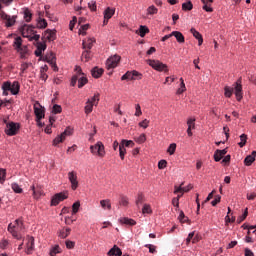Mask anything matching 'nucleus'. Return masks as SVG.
I'll return each instance as SVG.
<instances>
[{
  "label": "nucleus",
  "instance_id": "nucleus-1",
  "mask_svg": "<svg viewBox=\"0 0 256 256\" xmlns=\"http://www.w3.org/2000/svg\"><path fill=\"white\" fill-rule=\"evenodd\" d=\"M13 1L14 0H0V17L5 21L6 27H13L17 21V16H10L3 11V7H9Z\"/></svg>",
  "mask_w": 256,
  "mask_h": 256
},
{
  "label": "nucleus",
  "instance_id": "nucleus-2",
  "mask_svg": "<svg viewBox=\"0 0 256 256\" xmlns=\"http://www.w3.org/2000/svg\"><path fill=\"white\" fill-rule=\"evenodd\" d=\"M242 81L239 78L234 84L233 87L225 86L224 87V96L228 99H231L233 96V91H235L237 101H241L243 99V86L241 85Z\"/></svg>",
  "mask_w": 256,
  "mask_h": 256
},
{
  "label": "nucleus",
  "instance_id": "nucleus-3",
  "mask_svg": "<svg viewBox=\"0 0 256 256\" xmlns=\"http://www.w3.org/2000/svg\"><path fill=\"white\" fill-rule=\"evenodd\" d=\"M19 31L22 37H30V41H39V39H41V36L39 34H35V30L31 25L24 24L19 28Z\"/></svg>",
  "mask_w": 256,
  "mask_h": 256
},
{
  "label": "nucleus",
  "instance_id": "nucleus-4",
  "mask_svg": "<svg viewBox=\"0 0 256 256\" xmlns=\"http://www.w3.org/2000/svg\"><path fill=\"white\" fill-rule=\"evenodd\" d=\"M20 89L21 85L18 81H14L13 83L6 81L2 84L3 95L5 96L9 95L7 91H10L12 95H19Z\"/></svg>",
  "mask_w": 256,
  "mask_h": 256
},
{
  "label": "nucleus",
  "instance_id": "nucleus-5",
  "mask_svg": "<svg viewBox=\"0 0 256 256\" xmlns=\"http://www.w3.org/2000/svg\"><path fill=\"white\" fill-rule=\"evenodd\" d=\"M25 227L23 226V221L17 219L14 221V223H10L8 225V231L11 233V235L18 240H21L22 237L19 235L20 231H23Z\"/></svg>",
  "mask_w": 256,
  "mask_h": 256
},
{
  "label": "nucleus",
  "instance_id": "nucleus-6",
  "mask_svg": "<svg viewBox=\"0 0 256 256\" xmlns=\"http://www.w3.org/2000/svg\"><path fill=\"white\" fill-rule=\"evenodd\" d=\"M71 135H73V129L67 127L64 132L54 138L52 145L57 147L60 143H63L67 137H71Z\"/></svg>",
  "mask_w": 256,
  "mask_h": 256
},
{
  "label": "nucleus",
  "instance_id": "nucleus-7",
  "mask_svg": "<svg viewBox=\"0 0 256 256\" xmlns=\"http://www.w3.org/2000/svg\"><path fill=\"white\" fill-rule=\"evenodd\" d=\"M4 123L6 124L5 133L9 137H13L19 132V129H20L19 123H15V122L7 123V119H4Z\"/></svg>",
  "mask_w": 256,
  "mask_h": 256
},
{
  "label": "nucleus",
  "instance_id": "nucleus-8",
  "mask_svg": "<svg viewBox=\"0 0 256 256\" xmlns=\"http://www.w3.org/2000/svg\"><path fill=\"white\" fill-rule=\"evenodd\" d=\"M90 151L93 155H98V157H105V146L103 142H97L96 145L90 146Z\"/></svg>",
  "mask_w": 256,
  "mask_h": 256
},
{
  "label": "nucleus",
  "instance_id": "nucleus-9",
  "mask_svg": "<svg viewBox=\"0 0 256 256\" xmlns=\"http://www.w3.org/2000/svg\"><path fill=\"white\" fill-rule=\"evenodd\" d=\"M148 65H150L152 69H155V71H164L165 73L169 71V69L167 68V65L163 64V62L159 60H148Z\"/></svg>",
  "mask_w": 256,
  "mask_h": 256
},
{
  "label": "nucleus",
  "instance_id": "nucleus-10",
  "mask_svg": "<svg viewBox=\"0 0 256 256\" xmlns=\"http://www.w3.org/2000/svg\"><path fill=\"white\" fill-rule=\"evenodd\" d=\"M34 113L36 115V121L41 125V119L45 118V109L41 107V104L39 102H36L34 104Z\"/></svg>",
  "mask_w": 256,
  "mask_h": 256
},
{
  "label": "nucleus",
  "instance_id": "nucleus-11",
  "mask_svg": "<svg viewBox=\"0 0 256 256\" xmlns=\"http://www.w3.org/2000/svg\"><path fill=\"white\" fill-rule=\"evenodd\" d=\"M68 197L69 196L65 192L55 194L51 199V206L57 207V205L61 203V201H65V199H67Z\"/></svg>",
  "mask_w": 256,
  "mask_h": 256
},
{
  "label": "nucleus",
  "instance_id": "nucleus-12",
  "mask_svg": "<svg viewBox=\"0 0 256 256\" xmlns=\"http://www.w3.org/2000/svg\"><path fill=\"white\" fill-rule=\"evenodd\" d=\"M34 251H35V238H33V236H27L25 253L27 255H33Z\"/></svg>",
  "mask_w": 256,
  "mask_h": 256
},
{
  "label": "nucleus",
  "instance_id": "nucleus-13",
  "mask_svg": "<svg viewBox=\"0 0 256 256\" xmlns=\"http://www.w3.org/2000/svg\"><path fill=\"white\" fill-rule=\"evenodd\" d=\"M119 61H121V56L114 55L107 59L106 68L107 69H115L119 65Z\"/></svg>",
  "mask_w": 256,
  "mask_h": 256
},
{
  "label": "nucleus",
  "instance_id": "nucleus-14",
  "mask_svg": "<svg viewBox=\"0 0 256 256\" xmlns=\"http://www.w3.org/2000/svg\"><path fill=\"white\" fill-rule=\"evenodd\" d=\"M76 71L78 73V88L82 89V87H85L87 85L88 80L87 77H85L83 71L81 70V67L77 66Z\"/></svg>",
  "mask_w": 256,
  "mask_h": 256
},
{
  "label": "nucleus",
  "instance_id": "nucleus-15",
  "mask_svg": "<svg viewBox=\"0 0 256 256\" xmlns=\"http://www.w3.org/2000/svg\"><path fill=\"white\" fill-rule=\"evenodd\" d=\"M68 180L71 183L72 191H76L77 187H79V181L77 180V172H68Z\"/></svg>",
  "mask_w": 256,
  "mask_h": 256
},
{
  "label": "nucleus",
  "instance_id": "nucleus-16",
  "mask_svg": "<svg viewBox=\"0 0 256 256\" xmlns=\"http://www.w3.org/2000/svg\"><path fill=\"white\" fill-rule=\"evenodd\" d=\"M44 61H46L47 63H50L54 71H57V64L55 63V54L53 52H50L49 54H47L44 58Z\"/></svg>",
  "mask_w": 256,
  "mask_h": 256
},
{
  "label": "nucleus",
  "instance_id": "nucleus-17",
  "mask_svg": "<svg viewBox=\"0 0 256 256\" xmlns=\"http://www.w3.org/2000/svg\"><path fill=\"white\" fill-rule=\"evenodd\" d=\"M44 38L47 39V41H55L57 39V31L50 29L46 30Z\"/></svg>",
  "mask_w": 256,
  "mask_h": 256
},
{
  "label": "nucleus",
  "instance_id": "nucleus-18",
  "mask_svg": "<svg viewBox=\"0 0 256 256\" xmlns=\"http://www.w3.org/2000/svg\"><path fill=\"white\" fill-rule=\"evenodd\" d=\"M225 155H227V148L223 150H216L214 153V160L216 161V163H219V161H221V158L225 157Z\"/></svg>",
  "mask_w": 256,
  "mask_h": 256
},
{
  "label": "nucleus",
  "instance_id": "nucleus-19",
  "mask_svg": "<svg viewBox=\"0 0 256 256\" xmlns=\"http://www.w3.org/2000/svg\"><path fill=\"white\" fill-rule=\"evenodd\" d=\"M108 256H121L123 255V252L121 251V248H119L117 245H114L107 253Z\"/></svg>",
  "mask_w": 256,
  "mask_h": 256
},
{
  "label": "nucleus",
  "instance_id": "nucleus-20",
  "mask_svg": "<svg viewBox=\"0 0 256 256\" xmlns=\"http://www.w3.org/2000/svg\"><path fill=\"white\" fill-rule=\"evenodd\" d=\"M255 157H256V151H252V153L244 159V165H246L247 167H250V165H253L255 161Z\"/></svg>",
  "mask_w": 256,
  "mask_h": 256
},
{
  "label": "nucleus",
  "instance_id": "nucleus-21",
  "mask_svg": "<svg viewBox=\"0 0 256 256\" xmlns=\"http://www.w3.org/2000/svg\"><path fill=\"white\" fill-rule=\"evenodd\" d=\"M190 33H192L193 37L198 40L199 46L203 45V35H201L199 31H197L195 28H191Z\"/></svg>",
  "mask_w": 256,
  "mask_h": 256
},
{
  "label": "nucleus",
  "instance_id": "nucleus-22",
  "mask_svg": "<svg viewBox=\"0 0 256 256\" xmlns=\"http://www.w3.org/2000/svg\"><path fill=\"white\" fill-rule=\"evenodd\" d=\"M47 49V44L39 42L37 45V49L35 50L36 57H41L43 55V51Z\"/></svg>",
  "mask_w": 256,
  "mask_h": 256
},
{
  "label": "nucleus",
  "instance_id": "nucleus-23",
  "mask_svg": "<svg viewBox=\"0 0 256 256\" xmlns=\"http://www.w3.org/2000/svg\"><path fill=\"white\" fill-rule=\"evenodd\" d=\"M93 43H95L94 38H88L84 40L82 43L83 49H87L88 51H91V49H93Z\"/></svg>",
  "mask_w": 256,
  "mask_h": 256
},
{
  "label": "nucleus",
  "instance_id": "nucleus-24",
  "mask_svg": "<svg viewBox=\"0 0 256 256\" xmlns=\"http://www.w3.org/2000/svg\"><path fill=\"white\" fill-rule=\"evenodd\" d=\"M203 3L202 9L206 11L207 13H213V8L211 7V3H213V0H201Z\"/></svg>",
  "mask_w": 256,
  "mask_h": 256
},
{
  "label": "nucleus",
  "instance_id": "nucleus-25",
  "mask_svg": "<svg viewBox=\"0 0 256 256\" xmlns=\"http://www.w3.org/2000/svg\"><path fill=\"white\" fill-rule=\"evenodd\" d=\"M193 189V185H188L186 187H183V184L180 185V187H175L174 193H188V191H191Z\"/></svg>",
  "mask_w": 256,
  "mask_h": 256
},
{
  "label": "nucleus",
  "instance_id": "nucleus-26",
  "mask_svg": "<svg viewBox=\"0 0 256 256\" xmlns=\"http://www.w3.org/2000/svg\"><path fill=\"white\" fill-rule=\"evenodd\" d=\"M103 68H99V67H94L92 70H91V75L92 77H94L95 79H99V77H101V75H103Z\"/></svg>",
  "mask_w": 256,
  "mask_h": 256
},
{
  "label": "nucleus",
  "instance_id": "nucleus-27",
  "mask_svg": "<svg viewBox=\"0 0 256 256\" xmlns=\"http://www.w3.org/2000/svg\"><path fill=\"white\" fill-rule=\"evenodd\" d=\"M16 51L20 53L21 59H27V56L29 55V48H27V46H22L18 48Z\"/></svg>",
  "mask_w": 256,
  "mask_h": 256
},
{
  "label": "nucleus",
  "instance_id": "nucleus-28",
  "mask_svg": "<svg viewBox=\"0 0 256 256\" xmlns=\"http://www.w3.org/2000/svg\"><path fill=\"white\" fill-rule=\"evenodd\" d=\"M172 37H175L178 43H185V36H183V33L179 31H173L171 33Z\"/></svg>",
  "mask_w": 256,
  "mask_h": 256
},
{
  "label": "nucleus",
  "instance_id": "nucleus-29",
  "mask_svg": "<svg viewBox=\"0 0 256 256\" xmlns=\"http://www.w3.org/2000/svg\"><path fill=\"white\" fill-rule=\"evenodd\" d=\"M71 235V228H63L62 230L59 231L58 236L60 239H67Z\"/></svg>",
  "mask_w": 256,
  "mask_h": 256
},
{
  "label": "nucleus",
  "instance_id": "nucleus-30",
  "mask_svg": "<svg viewBox=\"0 0 256 256\" xmlns=\"http://www.w3.org/2000/svg\"><path fill=\"white\" fill-rule=\"evenodd\" d=\"M93 101H91V99H88L86 102V105L84 107V111L86 113V115H89L90 113H93Z\"/></svg>",
  "mask_w": 256,
  "mask_h": 256
},
{
  "label": "nucleus",
  "instance_id": "nucleus-31",
  "mask_svg": "<svg viewBox=\"0 0 256 256\" xmlns=\"http://www.w3.org/2000/svg\"><path fill=\"white\" fill-rule=\"evenodd\" d=\"M120 223H122V225H130L131 227L137 225V222L135 220L127 217L121 218Z\"/></svg>",
  "mask_w": 256,
  "mask_h": 256
},
{
  "label": "nucleus",
  "instance_id": "nucleus-32",
  "mask_svg": "<svg viewBox=\"0 0 256 256\" xmlns=\"http://www.w3.org/2000/svg\"><path fill=\"white\" fill-rule=\"evenodd\" d=\"M23 15L26 23H31V19H33V14L31 13V10H29V8L24 9Z\"/></svg>",
  "mask_w": 256,
  "mask_h": 256
},
{
  "label": "nucleus",
  "instance_id": "nucleus-33",
  "mask_svg": "<svg viewBox=\"0 0 256 256\" xmlns=\"http://www.w3.org/2000/svg\"><path fill=\"white\" fill-rule=\"evenodd\" d=\"M31 190L33 191L34 199H39L41 195H43V190L41 188H35V186H32Z\"/></svg>",
  "mask_w": 256,
  "mask_h": 256
},
{
  "label": "nucleus",
  "instance_id": "nucleus-34",
  "mask_svg": "<svg viewBox=\"0 0 256 256\" xmlns=\"http://www.w3.org/2000/svg\"><path fill=\"white\" fill-rule=\"evenodd\" d=\"M113 15H115V9L111 7L106 8V10L104 11V19H111Z\"/></svg>",
  "mask_w": 256,
  "mask_h": 256
},
{
  "label": "nucleus",
  "instance_id": "nucleus-35",
  "mask_svg": "<svg viewBox=\"0 0 256 256\" xmlns=\"http://www.w3.org/2000/svg\"><path fill=\"white\" fill-rule=\"evenodd\" d=\"M100 205L102 209H108V211H111V200L109 199L101 200Z\"/></svg>",
  "mask_w": 256,
  "mask_h": 256
},
{
  "label": "nucleus",
  "instance_id": "nucleus-36",
  "mask_svg": "<svg viewBox=\"0 0 256 256\" xmlns=\"http://www.w3.org/2000/svg\"><path fill=\"white\" fill-rule=\"evenodd\" d=\"M21 47H23V39H21V37L18 36L15 38L14 48L17 51L18 49H21Z\"/></svg>",
  "mask_w": 256,
  "mask_h": 256
},
{
  "label": "nucleus",
  "instance_id": "nucleus-37",
  "mask_svg": "<svg viewBox=\"0 0 256 256\" xmlns=\"http://www.w3.org/2000/svg\"><path fill=\"white\" fill-rule=\"evenodd\" d=\"M81 207V202L77 201L72 205V215H77L79 213V208Z\"/></svg>",
  "mask_w": 256,
  "mask_h": 256
},
{
  "label": "nucleus",
  "instance_id": "nucleus-38",
  "mask_svg": "<svg viewBox=\"0 0 256 256\" xmlns=\"http://www.w3.org/2000/svg\"><path fill=\"white\" fill-rule=\"evenodd\" d=\"M193 9V3L191 1L182 4L183 11H191Z\"/></svg>",
  "mask_w": 256,
  "mask_h": 256
},
{
  "label": "nucleus",
  "instance_id": "nucleus-39",
  "mask_svg": "<svg viewBox=\"0 0 256 256\" xmlns=\"http://www.w3.org/2000/svg\"><path fill=\"white\" fill-rule=\"evenodd\" d=\"M127 79H129L130 81H133L134 78H133V71H128L126 72L122 77H121V80L122 81H126Z\"/></svg>",
  "mask_w": 256,
  "mask_h": 256
},
{
  "label": "nucleus",
  "instance_id": "nucleus-40",
  "mask_svg": "<svg viewBox=\"0 0 256 256\" xmlns=\"http://www.w3.org/2000/svg\"><path fill=\"white\" fill-rule=\"evenodd\" d=\"M59 253H61V247H59V245H56L50 249V256H56Z\"/></svg>",
  "mask_w": 256,
  "mask_h": 256
},
{
  "label": "nucleus",
  "instance_id": "nucleus-41",
  "mask_svg": "<svg viewBox=\"0 0 256 256\" xmlns=\"http://www.w3.org/2000/svg\"><path fill=\"white\" fill-rule=\"evenodd\" d=\"M146 33H149V28L147 26L141 25L140 28H139L140 37H145Z\"/></svg>",
  "mask_w": 256,
  "mask_h": 256
},
{
  "label": "nucleus",
  "instance_id": "nucleus-42",
  "mask_svg": "<svg viewBox=\"0 0 256 256\" xmlns=\"http://www.w3.org/2000/svg\"><path fill=\"white\" fill-rule=\"evenodd\" d=\"M240 143L238 144L239 147L243 148L247 144V135L246 134H241L240 135Z\"/></svg>",
  "mask_w": 256,
  "mask_h": 256
},
{
  "label": "nucleus",
  "instance_id": "nucleus-43",
  "mask_svg": "<svg viewBox=\"0 0 256 256\" xmlns=\"http://www.w3.org/2000/svg\"><path fill=\"white\" fill-rule=\"evenodd\" d=\"M11 188L14 191V193H23V189L17 183H12Z\"/></svg>",
  "mask_w": 256,
  "mask_h": 256
},
{
  "label": "nucleus",
  "instance_id": "nucleus-44",
  "mask_svg": "<svg viewBox=\"0 0 256 256\" xmlns=\"http://www.w3.org/2000/svg\"><path fill=\"white\" fill-rule=\"evenodd\" d=\"M127 153V149H125V146L123 145H119V155L121 160L123 161V159H125V154Z\"/></svg>",
  "mask_w": 256,
  "mask_h": 256
},
{
  "label": "nucleus",
  "instance_id": "nucleus-45",
  "mask_svg": "<svg viewBox=\"0 0 256 256\" xmlns=\"http://www.w3.org/2000/svg\"><path fill=\"white\" fill-rule=\"evenodd\" d=\"M38 29H45L47 27V20L45 19H39L37 23Z\"/></svg>",
  "mask_w": 256,
  "mask_h": 256
},
{
  "label": "nucleus",
  "instance_id": "nucleus-46",
  "mask_svg": "<svg viewBox=\"0 0 256 256\" xmlns=\"http://www.w3.org/2000/svg\"><path fill=\"white\" fill-rule=\"evenodd\" d=\"M176 149H177V144L172 143V144L169 145V147L167 149V153H169V155H174Z\"/></svg>",
  "mask_w": 256,
  "mask_h": 256
},
{
  "label": "nucleus",
  "instance_id": "nucleus-47",
  "mask_svg": "<svg viewBox=\"0 0 256 256\" xmlns=\"http://www.w3.org/2000/svg\"><path fill=\"white\" fill-rule=\"evenodd\" d=\"M7 175V171L3 168H0V183L3 185L5 183V177Z\"/></svg>",
  "mask_w": 256,
  "mask_h": 256
},
{
  "label": "nucleus",
  "instance_id": "nucleus-48",
  "mask_svg": "<svg viewBox=\"0 0 256 256\" xmlns=\"http://www.w3.org/2000/svg\"><path fill=\"white\" fill-rule=\"evenodd\" d=\"M120 145H123V147H134L135 142L133 140H122Z\"/></svg>",
  "mask_w": 256,
  "mask_h": 256
},
{
  "label": "nucleus",
  "instance_id": "nucleus-49",
  "mask_svg": "<svg viewBox=\"0 0 256 256\" xmlns=\"http://www.w3.org/2000/svg\"><path fill=\"white\" fill-rule=\"evenodd\" d=\"M247 215H249V211L248 209L246 208L243 215L239 216L238 219H237V222L238 223H243V221H245V219H247Z\"/></svg>",
  "mask_w": 256,
  "mask_h": 256
},
{
  "label": "nucleus",
  "instance_id": "nucleus-50",
  "mask_svg": "<svg viewBox=\"0 0 256 256\" xmlns=\"http://www.w3.org/2000/svg\"><path fill=\"white\" fill-rule=\"evenodd\" d=\"M158 9L154 5L148 7L147 13L148 15H157Z\"/></svg>",
  "mask_w": 256,
  "mask_h": 256
},
{
  "label": "nucleus",
  "instance_id": "nucleus-51",
  "mask_svg": "<svg viewBox=\"0 0 256 256\" xmlns=\"http://www.w3.org/2000/svg\"><path fill=\"white\" fill-rule=\"evenodd\" d=\"M187 91V88L185 87V82L180 83V88L177 90V95H181Z\"/></svg>",
  "mask_w": 256,
  "mask_h": 256
},
{
  "label": "nucleus",
  "instance_id": "nucleus-52",
  "mask_svg": "<svg viewBox=\"0 0 256 256\" xmlns=\"http://www.w3.org/2000/svg\"><path fill=\"white\" fill-rule=\"evenodd\" d=\"M143 201H145V196H143L141 193L138 194V197L136 199V205L139 208V205H142Z\"/></svg>",
  "mask_w": 256,
  "mask_h": 256
},
{
  "label": "nucleus",
  "instance_id": "nucleus-53",
  "mask_svg": "<svg viewBox=\"0 0 256 256\" xmlns=\"http://www.w3.org/2000/svg\"><path fill=\"white\" fill-rule=\"evenodd\" d=\"M136 143H145V141H147V137L145 136V134H141L139 137L135 138Z\"/></svg>",
  "mask_w": 256,
  "mask_h": 256
},
{
  "label": "nucleus",
  "instance_id": "nucleus-54",
  "mask_svg": "<svg viewBox=\"0 0 256 256\" xmlns=\"http://www.w3.org/2000/svg\"><path fill=\"white\" fill-rule=\"evenodd\" d=\"M120 205H122L123 207H127L129 205V199L125 196H121Z\"/></svg>",
  "mask_w": 256,
  "mask_h": 256
},
{
  "label": "nucleus",
  "instance_id": "nucleus-55",
  "mask_svg": "<svg viewBox=\"0 0 256 256\" xmlns=\"http://www.w3.org/2000/svg\"><path fill=\"white\" fill-rule=\"evenodd\" d=\"M99 97L100 94L96 93L94 94V96L90 99V101H92L93 105H99Z\"/></svg>",
  "mask_w": 256,
  "mask_h": 256
},
{
  "label": "nucleus",
  "instance_id": "nucleus-56",
  "mask_svg": "<svg viewBox=\"0 0 256 256\" xmlns=\"http://www.w3.org/2000/svg\"><path fill=\"white\" fill-rule=\"evenodd\" d=\"M82 59H85V61H89L91 59V51L86 50L82 53Z\"/></svg>",
  "mask_w": 256,
  "mask_h": 256
},
{
  "label": "nucleus",
  "instance_id": "nucleus-57",
  "mask_svg": "<svg viewBox=\"0 0 256 256\" xmlns=\"http://www.w3.org/2000/svg\"><path fill=\"white\" fill-rule=\"evenodd\" d=\"M188 128L195 129V118H189L187 120Z\"/></svg>",
  "mask_w": 256,
  "mask_h": 256
},
{
  "label": "nucleus",
  "instance_id": "nucleus-58",
  "mask_svg": "<svg viewBox=\"0 0 256 256\" xmlns=\"http://www.w3.org/2000/svg\"><path fill=\"white\" fill-rule=\"evenodd\" d=\"M88 7L90 11H97V3L93 0L88 3Z\"/></svg>",
  "mask_w": 256,
  "mask_h": 256
},
{
  "label": "nucleus",
  "instance_id": "nucleus-59",
  "mask_svg": "<svg viewBox=\"0 0 256 256\" xmlns=\"http://www.w3.org/2000/svg\"><path fill=\"white\" fill-rule=\"evenodd\" d=\"M132 75H133L134 80L135 79H143V74L139 73L137 70H133Z\"/></svg>",
  "mask_w": 256,
  "mask_h": 256
},
{
  "label": "nucleus",
  "instance_id": "nucleus-60",
  "mask_svg": "<svg viewBox=\"0 0 256 256\" xmlns=\"http://www.w3.org/2000/svg\"><path fill=\"white\" fill-rule=\"evenodd\" d=\"M142 213H151V206L149 204H144L143 208H142Z\"/></svg>",
  "mask_w": 256,
  "mask_h": 256
},
{
  "label": "nucleus",
  "instance_id": "nucleus-61",
  "mask_svg": "<svg viewBox=\"0 0 256 256\" xmlns=\"http://www.w3.org/2000/svg\"><path fill=\"white\" fill-rule=\"evenodd\" d=\"M61 111H62V108H61L60 105L55 104V105L53 106L52 112H53L55 115H57V113H61Z\"/></svg>",
  "mask_w": 256,
  "mask_h": 256
},
{
  "label": "nucleus",
  "instance_id": "nucleus-62",
  "mask_svg": "<svg viewBox=\"0 0 256 256\" xmlns=\"http://www.w3.org/2000/svg\"><path fill=\"white\" fill-rule=\"evenodd\" d=\"M139 127H142L143 129H147V127H149V120L144 119L142 122L139 123Z\"/></svg>",
  "mask_w": 256,
  "mask_h": 256
},
{
  "label": "nucleus",
  "instance_id": "nucleus-63",
  "mask_svg": "<svg viewBox=\"0 0 256 256\" xmlns=\"http://www.w3.org/2000/svg\"><path fill=\"white\" fill-rule=\"evenodd\" d=\"M66 247L67 249H74L75 248V242L71 241V240H66Z\"/></svg>",
  "mask_w": 256,
  "mask_h": 256
},
{
  "label": "nucleus",
  "instance_id": "nucleus-64",
  "mask_svg": "<svg viewBox=\"0 0 256 256\" xmlns=\"http://www.w3.org/2000/svg\"><path fill=\"white\" fill-rule=\"evenodd\" d=\"M165 167H167V161L166 160H160L158 162V168L159 169H165Z\"/></svg>",
  "mask_w": 256,
  "mask_h": 256
}]
</instances>
